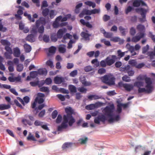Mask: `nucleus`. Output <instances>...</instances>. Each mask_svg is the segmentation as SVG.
<instances>
[{
  "mask_svg": "<svg viewBox=\"0 0 155 155\" xmlns=\"http://www.w3.org/2000/svg\"><path fill=\"white\" fill-rule=\"evenodd\" d=\"M146 85L145 88H141L143 86V83L142 81H136L134 83V86L137 87L138 89V92L139 93H145L149 94L153 91V87L152 85V82L150 78L146 77L144 79Z\"/></svg>",
  "mask_w": 155,
  "mask_h": 155,
  "instance_id": "obj_1",
  "label": "nucleus"
},
{
  "mask_svg": "<svg viewBox=\"0 0 155 155\" xmlns=\"http://www.w3.org/2000/svg\"><path fill=\"white\" fill-rule=\"evenodd\" d=\"M65 110L67 114L63 116V119L65 121H69V126L71 127L75 122V120L72 115L74 113V111L70 107L66 108Z\"/></svg>",
  "mask_w": 155,
  "mask_h": 155,
  "instance_id": "obj_2",
  "label": "nucleus"
},
{
  "mask_svg": "<svg viewBox=\"0 0 155 155\" xmlns=\"http://www.w3.org/2000/svg\"><path fill=\"white\" fill-rule=\"evenodd\" d=\"M101 79L103 83L109 86L114 85L115 84V78L111 74L105 75L101 77Z\"/></svg>",
  "mask_w": 155,
  "mask_h": 155,
  "instance_id": "obj_3",
  "label": "nucleus"
},
{
  "mask_svg": "<svg viewBox=\"0 0 155 155\" xmlns=\"http://www.w3.org/2000/svg\"><path fill=\"white\" fill-rule=\"evenodd\" d=\"M114 109V105L112 104L110 106H106L103 109L102 112L104 114V115L107 116L110 118L111 117H113Z\"/></svg>",
  "mask_w": 155,
  "mask_h": 155,
  "instance_id": "obj_4",
  "label": "nucleus"
},
{
  "mask_svg": "<svg viewBox=\"0 0 155 155\" xmlns=\"http://www.w3.org/2000/svg\"><path fill=\"white\" fill-rule=\"evenodd\" d=\"M117 59V58L115 55H112L108 56L105 59L107 66H110L114 64L116 60Z\"/></svg>",
  "mask_w": 155,
  "mask_h": 155,
  "instance_id": "obj_5",
  "label": "nucleus"
},
{
  "mask_svg": "<svg viewBox=\"0 0 155 155\" xmlns=\"http://www.w3.org/2000/svg\"><path fill=\"white\" fill-rule=\"evenodd\" d=\"M129 64L132 66L135 67L136 68L140 69L144 67L145 64L143 63L138 64L137 61L135 60H130L128 61Z\"/></svg>",
  "mask_w": 155,
  "mask_h": 155,
  "instance_id": "obj_6",
  "label": "nucleus"
},
{
  "mask_svg": "<svg viewBox=\"0 0 155 155\" xmlns=\"http://www.w3.org/2000/svg\"><path fill=\"white\" fill-rule=\"evenodd\" d=\"M107 120V119L105 116L102 114L95 117L94 119V121L95 124H99L100 121L104 123Z\"/></svg>",
  "mask_w": 155,
  "mask_h": 155,
  "instance_id": "obj_7",
  "label": "nucleus"
},
{
  "mask_svg": "<svg viewBox=\"0 0 155 155\" xmlns=\"http://www.w3.org/2000/svg\"><path fill=\"white\" fill-rule=\"evenodd\" d=\"M131 39V41L134 42H137L139 41L140 39L143 38L145 36V34L144 33H140Z\"/></svg>",
  "mask_w": 155,
  "mask_h": 155,
  "instance_id": "obj_8",
  "label": "nucleus"
},
{
  "mask_svg": "<svg viewBox=\"0 0 155 155\" xmlns=\"http://www.w3.org/2000/svg\"><path fill=\"white\" fill-rule=\"evenodd\" d=\"M45 96V95L44 94L40 93H38L37 97L35 99V102H37L39 104H41L44 101V100L43 98Z\"/></svg>",
  "mask_w": 155,
  "mask_h": 155,
  "instance_id": "obj_9",
  "label": "nucleus"
},
{
  "mask_svg": "<svg viewBox=\"0 0 155 155\" xmlns=\"http://www.w3.org/2000/svg\"><path fill=\"white\" fill-rule=\"evenodd\" d=\"M69 121H65L64 120H63V122L61 124L58 126L57 127V130L59 131H61L63 130L64 129H65L68 126V125L67 124V123H68V125H69Z\"/></svg>",
  "mask_w": 155,
  "mask_h": 155,
  "instance_id": "obj_10",
  "label": "nucleus"
},
{
  "mask_svg": "<svg viewBox=\"0 0 155 155\" xmlns=\"http://www.w3.org/2000/svg\"><path fill=\"white\" fill-rule=\"evenodd\" d=\"M67 30L65 28H63L59 29L57 31V36L58 38L61 39L63 36L64 34L67 32Z\"/></svg>",
  "mask_w": 155,
  "mask_h": 155,
  "instance_id": "obj_11",
  "label": "nucleus"
},
{
  "mask_svg": "<svg viewBox=\"0 0 155 155\" xmlns=\"http://www.w3.org/2000/svg\"><path fill=\"white\" fill-rule=\"evenodd\" d=\"M48 22V21H46V19L43 17H41L39 19L36 21L37 25H38L40 26L41 25V26H44Z\"/></svg>",
  "mask_w": 155,
  "mask_h": 155,
  "instance_id": "obj_12",
  "label": "nucleus"
},
{
  "mask_svg": "<svg viewBox=\"0 0 155 155\" xmlns=\"http://www.w3.org/2000/svg\"><path fill=\"white\" fill-rule=\"evenodd\" d=\"M17 98L24 106L25 105V103L27 104L29 102L30 100L29 97L27 96L23 98V100L19 97H17Z\"/></svg>",
  "mask_w": 155,
  "mask_h": 155,
  "instance_id": "obj_13",
  "label": "nucleus"
},
{
  "mask_svg": "<svg viewBox=\"0 0 155 155\" xmlns=\"http://www.w3.org/2000/svg\"><path fill=\"white\" fill-rule=\"evenodd\" d=\"M100 104V102L96 103L95 104H91L87 105L86 106V108L88 110H92L95 108L97 107Z\"/></svg>",
  "mask_w": 155,
  "mask_h": 155,
  "instance_id": "obj_14",
  "label": "nucleus"
},
{
  "mask_svg": "<svg viewBox=\"0 0 155 155\" xmlns=\"http://www.w3.org/2000/svg\"><path fill=\"white\" fill-rule=\"evenodd\" d=\"M80 80L82 84L85 86H89L91 84V82L87 81L86 79L84 76L81 77Z\"/></svg>",
  "mask_w": 155,
  "mask_h": 155,
  "instance_id": "obj_15",
  "label": "nucleus"
},
{
  "mask_svg": "<svg viewBox=\"0 0 155 155\" xmlns=\"http://www.w3.org/2000/svg\"><path fill=\"white\" fill-rule=\"evenodd\" d=\"M25 40L31 42H33L35 41V36L33 34L28 35L25 38Z\"/></svg>",
  "mask_w": 155,
  "mask_h": 155,
  "instance_id": "obj_16",
  "label": "nucleus"
},
{
  "mask_svg": "<svg viewBox=\"0 0 155 155\" xmlns=\"http://www.w3.org/2000/svg\"><path fill=\"white\" fill-rule=\"evenodd\" d=\"M136 28L140 33H144L145 31V28L144 26L141 24L138 25L137 26Z\"/></svg>",
  "mask_w": 155,
  "mask_h": 155,
  "instance_id": "obj_17",
  "label": "nucleus"
},
{
  "mask_svg": "<svg viewBox=\"0 0 155 155\" xmlns=\"http://www.w3.org/2000/svg\"><path fill=\"white\" fill-rule=\"evenodd\" d=\"M64 81V79L62 77H56L54 78V82L56 84H59Z\"/></svg>",
  "mask_w": 155,
  "mask_h": 155,
  "instance_id": "obj_18",
  "label": "nucleus"
},
{
  "mask_svg": "<svg viewBox=\"0 0 155 155\" xmlns=\"http://www.w3.org/2000/svg\"><path fill=\"white\" fill-rule=\"evenodd\" d=\"M84 14L87 15H90L92 14L91 10L85 9L83 11L79 14L80 17H82Z\"/></svg>",
  "mask_w": 155,
  "mask_h": 155,
  "instance_id": "obj_19",
  "label": "nucleus"
},
{
  "mask_svg": "<svg viewBox=\"0 0 155 155\" xmlns=\"http://www.w3.org/2000/svg\"><path fill=\"white\" fill-rule=\"evenodd\" d=\"M134 87V85L131 84H125L124 88L128 91H130Z\"/></svg>",
  "mask_w": 155,
  "mask_h": 155,
  "instance_id": "obj_20",
  "label": "nucleus"
},
{
  "mask_svg": "<svg viewBox=\"0 0 155 155\" xmlns=\"http://www.w3.org/2000/svg\"><path fill=\"white\" fill-rule=\"evenodd\" d=\"M21 52L19 49L18 47L14 48L13 49V54L15 57H19L20 54Z\"/></svg>",
  "mask_w": 155,
  "mask_h": 155,
  "instance_id": "obj_21",
  "label": "nucleus"
},
{
  "mask_svg": "<svg viewBox=\"0 0 155 155\" xmlns=\"http://www.w3.org/2000/svg\"><path fill=\"white\" fill-rule=\"evenodd\" d=\"M80 22L84 25H85L89 28H91L93 27L92 25L90 24L89 22H85L84 20L81 19L80 20Z\"/></svg>",
  "mask_w": 155,
  "mask_h": 155,
  "instance_id": "obj_22",
  "label": "nucleus"
},
{
  "mask_svg": "<svg viewBox=\"0 0 155 155\" xmlns=\"http://www.w3.org/2000/svg\"><path fill=\"white\" fill-rule=\"evenodd\" d=\"M131 68L129 65L124 66V67H121L120 68V71H124L125 73H127L129 70H130Z\"/></svg>",
  "mask_w": 155,
  "mask_h": 155,
  "instance_id": "obj_23",
  "label": "nucleus"
},
{
  "mask_svg": "<svg viewBox=\"0 0 155 155\" xmlns=\"http://www.w3.org/2000/svg\"><path fill=\"white\" fill-rule=\"evenodd\" d=\"M136 11L137 12H140L141 16L143 15L144 17L145 15H146L147 12L146 10L142 8L137 9Z\"/></svg>",
  "mask_w": 155,
  "mask_h": 155,
  "instance_id": "obj_24",
  "label": "nucleus"
},
{
  "mask_svg": "<svg viewBox=\"0 0 155 155\" xmlns=\"http://www.w3.org/2000/svg\"><path fill=\"white\" fill-rule=\"evenodd\" d=\"M40 26L38 25H37L36 23L35 24V25H34L32 27V29L31 31V32L32 34H36L38 31V28Z\"/></svg>",
  "mask_w": 155,
  "mask_h": 155,
  "instance_id": "obj_25",
  "label": "nucleus"
},
{
  "mask_svg": "<svg viewBox=\"0 0 155 155\" xmlns=\"http://www.w3.org/2000/svg\"><path fill=\"white\" fill-rule=\"evenodd\" d=\"M120 118V117L119 115H117L114 117V118L113 117H111L108 120V121L110 123H112L114 121H118Z\"/></svg>",
  "mask_w": 155,
  "mask_h": 155,
  "instance_id": "obj_26",
  "label": "nucleus"
},
{
  "mask_svg": "<svg viewBox=\"0 0 155 155\" xmlns=\"http://www.w3.org/2000/svg\"><path fill=\"white\" fill-rule=\"evenodd\" d=\"M63 25H63V23L60 24L59 22L55 20L54 22L52 24V26L54 28H57L59 26H62Z\"/></svg>",
  "mask_w": 155,
  "mask_h": 155,
  "instance_id": "obj_27",
  "label": "nucleus"
},
{
  "mask_svg": "<svg viewBox=\"0 0 155 155\" xmlns=\"http://www.w3.org/2000/svg\"><path fill=\"white\" fill-rule=\"evenodd\" d=\"M127 51H126L124 52H122L121 50H119L117 51V54L118 57L117 59H120L121 58L123 57L126 53H127Z\"/></svg>",
  "mask_w": 155,
  "mask_h": 155,
  "instance_id": "obj_28",
  "label": "nucleus"
},
{
  "mask_svg": "<svg viewBox=\"0 0 155 155\" xmlns=\"http://www.w3.org/2000/svg\"><path fill=\"white\" fill-rule=\"evenodd\" d=\"M24 47L25 51L26 53L29 52L31 50V47L28 44H24Z\"/></svg>",
  "mask_w": 155,
  "mask_h": 155,
  "instance_id": "obj_29",
  "label": "nucleus"
},
{
  "mask_svg": "<svg viewBox=\"0 0 155 155\" xmlns=\"http://www.w3.org/2000/svg\"><path fill=\"white\" fill-rule=\"evenodd\" d=\"M10 105H6L5 104H0V110H5L8 109L10 108Z\"/></svg>",
  "mask_w": 155,
  "mask_h": 155,
  "instance_id": "obj_30",
  "label": "nucleus"
},
{
  "mask_svg": "<svg viewBox=\"0 0 155 155\" xmlns=\"http://www.w3.org/2000/svg\"><path fill=\"white\" fill-rule=\"evenodd\" d=\"M65 45H60L58 48V50L59 52L62 53H64L66 51Z\"/></svg>",
  "mask_w": 155,
  "mask_h": 155,
  "instance_id": "obj_31",
  "label": "nucleus"
},
{
  "mask_svg": "<svg viewBox=\"0 0 155 155\" xmlns=\"http://www.w3.org/2000/svg\"><path fill=\"white\" fill-rule=\"evenodd\" d=\"M81 35L86 40L89 39V37L91 36L90 35L84 32H82L81 33Z\"/></svg>",
  "mask_w": 155,
  "mask_h": 155,
  "instance_id": "obj_32",
  "label": "nucleus"
},
{
  "mask_svg": "<svg viewBox=\"0 0 155 155\" xmlns=\"http://www.w3.org/2000/svg\"><path fill=\"white\" fill-rule=\"evenodd\" d=\"M69 89L71 92L76 93L77 92L76 87L73 85H70L69 86Z\"/></svg>",
  "mask_w": 155,
  "mask_h": 155,
  "instance_id": "obj_33",
  "label": "nucleus"
},
{
  "mask_svg": "<svg viewBox=\"0 0 155 155\" xmlns=\"http://www.w3.org/2000/svg\"><path fill=\"white\" fill-rule=\"evenodd\" d=\"M47 73L46 70L45 69H39L38 71V74L40 75H45L47 74Z\"/></svg>",
  "mask_w": 155,
  "mask_h": 155,
  "instance_id": "obj_34",
  "label": "nucleus"
},
{
  "mask_svg": "<svg viewBox=\"0 0 155 155\" xmlns=\"http://www.w3.org/2000/svg\"><path fill=\"white\" fill-rule=\"evenodd\" d=\"M91 63L94 64V68H97L99 65V63L96 59L92 60L91 61Z\"/></svg>",
  "mask_w": 155,
  "mask_h": 155,
  "instance_id": "obj_35",
  "label": "nucleus"
},
{
  "mask_svg": "<svg viewBox=\"0 0 155 155\" xmlns=\"http://www.w3.org/2000/svg\"><path fill=\"white\" fill-rule=\"evenodd\" d=\"M73 143H65L62 146V148L64 149L71 147Z\"/></svg>",
  "mask_w": 155,
  "mask_h": 155,
  "instance_id": "obj_36",
  "label": "nucleus"
},
{
  "mask_svg": "<svg viewBox=\"0 0 155 155\" xmlns=\"http://www.w3.org/2000/svg\"><path fill=\"white\" fill-rule=\"evenodd\" d=\"M56 50V48L54 46H51L49 49V53L48 54V56H50V53L54 54L55 53Z\"/></svg>",
  "mask_w": 155,
  "mask_h": 155,
  "instance_id": "obj_37",
  "label": "nucleus"
},
{
  "mask_svg": "<svg viewBox=\"0 0 155 155\" xmlns=\"http://www.w3.org/2000/svg\"><path fill=\"white\" fill-rule=\"evenodd\" d=\"M126 47L130 52L131 53H133V52H134L135 50L134 47L133 46H130L129 44H127Z\"/></svg>",
  "mask_w": 155,
  "mask_h": 155,
  "instance_id": "obj_38",
  "label": "nucleus"
},
{
  "mask_svg": "<svg viewBox=\"0 0 155 155\" xmlns=\"http://www.w3.org/2000/svg\"><path fill=\"white\" fill-rule=\"evenodd\" d=\"M85 4L89 6H92L93 8H94L96 6V5L95 3L93 2L90 1H87L85 2Z\"/></svg>",
  "mask_w": 155,
  "mask_h": 155,
  "instance_id": "obj_39",
  "label": "nucleus"
},
{
  "mask_svg": "<svg viewBox=\"0 0 155 155\" xmlns=\"http://www.w3.org/2000/svg\"><path fill=\"white\" fill-rule=\"evenodd\" d=\"M50 11L48 8L44 9L42 12V14L44 17H46L48 15Z\"/></svg>",
  "mask_w": 155,
  "mask_h": 155,
  "instance_id": "obj_40",
  "label": "nucleus"
},
{
  "mask_svg": "<svg viewBox=\"0 0 155 155\" xmlns=\"http://www.w3.org/2000/svg\"><path fill=\"white\" fill-rule=\"evenodd\" d=\"M22 122L25 125L28 124L29 125H31L32 124L31 122L29 120L24 119L22 120Z\"/></svg>",
  "mask_w": 155,
  "mask_h": 155,
  "instance_id": "obj_41",
  "label": "nucleus"
},
{
  "mask_svg": "<svg viewBox=\"0 0 155 155\" xmlns=\"http://www.w3.org/2000/svg\"><path fill=\"white\" fill-rule=\"evenodd\" d=\"M0 42L1 44L7 46L11 45L10 42L8 41L7 40H1Z\"/></svg>",
  "mask_w": 155,
  "mask_h": 155,
  "instance_id": "obj_42",
  "label": "nucleus"
},
{
  "mask_svg": "<svg viewBox=\"0 0 155 155\" xmlns=\"http://www.w3.org/2000/svg\"><path fill=\"white\" fill-rule=\"evenodd\" d=\"M27 139L29 140H33V141H36L37 140L35 139V137L32 135L31 133H30L27 137Z\"/></svg>",
  "mask_w": 155,
  "mask_h": 155,
  "instance_id": "obj_43",
  "label": "nucleus"
},
{
  "mask_svg": "<svg viewBox=\"0 0 155 155\" xmlns=\"http://www.w3.org/2000/svg\"><path fill=\"white\" fill-rule=\"evenodd\" d=\"M50 18L51 19L53 18L56 15L55 14L54 11L53 10H51L50 11L49 14Z\"/></svg>",
  "mask_w": 155,
  "mask_h": 155,
  "instance_id": "obj_44",
  "label": "nucleus"
},
{
  "mask_svg": "<svg viewBox=\"0 0 155 155\" xmlns=\"http://www.w3.org/2000/svg\"><path fill=\"white\" fill-rule=\"evenodd\" d=\"M11 87L10 85L6 84H2L0 83V88H5L7 89H10Z\"/></svg>",
  "mask_w": 155,
  "mask_h": 155,
  "instance_id": "obj_45",
  "label": "nucleus"
},
{
  "mask_svg": "<svg viewBox=\"0 0 155 155\" xmlns=\"http://www.w3.org/2000/svg\"><path fill=\"white\" fill-rule=\"evenodd\" d=\"M46 64L50 68H52L54 67L53 62L51 60H48L46 63Z\"/></svg>",
  "mask_w": 155,
  "mask_h": 155,
  "instance_id": "obj_46",
  "label": "nucleus"
},
{
  "mask_svg": "<svg viewBox=\"0 0 155 155\" xmlns=\"http://www.w3.org/2000/svg\"><path fill=\"white\" fill-rule=\"evenodd\" d=\"M88 140V138L85 137L84 138H80L78 140V141L80 142L81 144H85Z\"/></svg>",
  "mask_w": 155,
  "mask_h": 155,
  "instance_id": "obj_47",
  "label": "nucleus"
},
{
  "mask_svg": "<svg viewBox=\"0 0 155 155\" xmlns=\"http://www.w3.org/2000/svg\"><path fill=\"white\" fill-rule=\"evenodd\" d=\"M23 69V65L21 64H18L17 66V70L18 72L21 71Z\"/></svg>",
  "mask_w": 155,
  "mask_h": 155,
  "instance_id": "obj_48",
  "label": "nucleus"
},
{
  "mask_svg": "<svg viewBox=\"0 0 155 155\" xmlns=\"http://www.w3.org/2000/svg\"><path fill=\"white\" fill-rule=\"evenodd\" d=\"M50 38L51 40L53 42L56 41L58 39L57 36L55 34H52L51 35Z\"/></svg>",
  "mask_w": 155,
  "mask_h": 155,
  "instance_id": "obj_49",
  "label": "nucleus"
},
{
  "mask_svg": "<svg viewBox=\"0 0 155 155\" xmlns=\"http://www.w3.org/2000/svg\"><path fill=\"white\" fill-rule=\"evenodd\" d=\"M101 42L104 43V44L107 46H110L111 45L110 42L108 41H106L105 39H103L101 40Z\"/></svg>",
  "mask_w": 155,
  "mask_h": 155,
  "instance_id": "obj_50",
  "label": "nucleus"
},
{
  "mask_svg": "<svg viewBox=\"0 0 155 155\" xmlns=\"http://www.w3.org/2000/svg\"><path fill=\"white\" fill-rule=\"evenodd\" d=\"M43 40L46 43L48 42L49 40V36L48 35H44L43 38Z\"/></svg>",
  "mask_w": 155,
  "mask_h": 155,
  "instance_id": "obj_51",
  "label": "nucleus"
},
{
  "mask_svg": "<svg viewBox=\"0 0 155 155\" xmlns=\"http://www.w3.org/2000/svg\"><path fill=\"white\" fill-rule=\"evenodd\" d=\"M113 35V33L111 32H106L104 35L105 37L109 38H111Z\"/></svg>",
  "mask_w": 155,
  "mask_h": 155,
  "instance_id": "obj_52",
  "label": "nucleus"
},
{
  "mask_svg": "<svg viewBox=\"0 0 155 155\" xmlns=\"http://www.w3.org/2000/svg\"><path fill=\"white\" fill-rule=\"evenodd\" d=\"M94 69L92 67L90 66H87L85 67L84 68L85 71L86 72H88L92 71Z\"/></svg>",
  "mask_w": 155,
  "mask_h": 155,
  "instance_id": "obj_53",
  "label": "nucleus"
},
{
  "mask_svg": "<svg viewBox=\"0 0 155 155\" xmlns=\"http://www.w3.org/2000/svg\"><path fill=\"white\" fill-rule=\"evenodd\" d=\"M40 91L41 92H49V90L48 87H42L40 88Z\"/></svg>",
  "mask_w": 155,
  "mask_h": 155,
  "instance_id": "obj_54",
  "label": "nucleus"
},
{
  "mask_svg": "<svg viewBox=\"0 0 155 155\" xmlns=\"http://www.w3.org/2000/svg\"><path fill=\"white\" fill-rule=\"evenodd\" d=\"M149 46L148 45H147L146 46L143 47L142 48V53L143 54L146 53L149 50Z\"/></svg>",
  "mask_w": 155,
  "mask_h": 155,
  "instance_id": "obj_55",
  "label": "nucleus"
},
{
  "mask_svg": "<svg viewBox=\"0 0 155 155\" xmlns=\"http://www.w3.org/2000/svg\"><path fill=\"white\" fill-rule=\"evenodd\" d=\"M2 20L0 19V31H2L3 32H5L7 30V28L5 27H3L2 22Z\"/></svg>",
  "mask_w": 155,
  "mask_h": 155,
  "instance_id": "obj_56",
  "label": "nucleus"
},
{
  "mask_svg": "<svg viewBox=\"0 0 155 155\" xmlns=\"http://www.w3.org/2000/svg\"><path fill=\"white\" fill-rule=\"evenodd\" d=\"M141 4L140 1L136 0L133 3V5L135 7H137L140 6Z\"/></svg>",
  "mask_w": 155,
  "mask_h": 155,
  "instance_id": "obj_57",
  "label": "nucleus"
},
{
  "mask_svg": "<svg viewBox=\"0 0 155 155\" xmlns=\"http://www.w3.org/2000/svg\"><path fill=\"white\" fill-rule=\"evenodd\" d=\"M10 45L5 46V49L7 51V52H9L10 54L12 53V51L11 48L9 47Z\"/></svg>",
  "mask_w": 155,
  "mask_h": 155,
  "instance_id": "obj_58",
  "label": "nucleus"
},
{
  "mask_svg": "<svg viewBox=\"0 0 155 155\" xmlns=\"http://www.w3.org/2000/svg\"><path fill=\"white\" fill-rule=\"evenodd\" d=\"M24 15L25 16H27L29 20L33 22H34L35 20L33 18H32V19L31 20V17L30 15L28 14L26 12H25L24 13Z\"/></svg>",
  "mask_w": 155,
  "mask_h": 155,
  "instance_id": "obj_59",
  "label": "nucleus"
},
{
  "mask_svg": "<svg viewBox=\"0 0 155 155\" xmlns=\"http://www.w3.org/2000/svg\"><path fill=\"white\" fill-rule=\"evenodd\" d=\"M62 116L60 114L58 115L57 118L56 120V122L57 124H59L61 122L62 120Z\"/></svg>",
  "mask_w": 155,
  "mask_h": 155,
  "instance_id": "obj_60",
  "label": "nucleus"
},
{
  "mask_svg": "<svg viewBox=\"0 0 155 155\" xmlns=\"http://www.w3.org/2000/svg\"><path fill=\"white\" fill-rule=\"evenodd\" d=\"M78 74V71L74 70L72 71L70 74V76L71 77H74Z\"/></svg>",
  "mask_w": 155,
  "mask_h": 155,
  "instance_id": "obj_61",
  "label": "nucleus"
},
{
  "mask_svg": "<svg viewBox=\"0 0 155 155\" xmlns=\"http://www.w3.org/2000/svg\"><path fill=\"white\" fill-rule=\"evenodd\" d=\"M10 54L9 52H5V53L4 55L6 59H11L12 57L11 54Z\"/></svg>",
  "mask_w": 155,
  "mask_h": 155,
  "instance_id": "obj_62",
  "label": "nucleus"
},
{
  "mask_svg": "<svg viewBox=\"0 0 155 155\" xmlns=\"http://www.w3.org/2000/svg\"><path fill=\"white\" fill-rule=\"evenodd\" d=\"M44 28L43 26H40L38 28V31L40 33L42 34L44 32Z\"/></svg>",
  "mask_w": 155,
  "mask_h": 155,
  "instance_id": "obj_63",
  "label": "nucleus"
},
{
  "mask_svg": "<svg viewBox=\"0 0 155 155\" xmlns=\"http://www.w3.org/2000/svg\"><path fill=\"white\" fill-rule=\"evenodd\" d=\"M58 112L57 110H54V111L51 114V117L53 119H54L57 117L58 115Z\"/></svg>",
  "mask_w": 155,
  "mask_h": 155,
  "instance_id": "obj_64",
  "label": "nucleus"
}]
</instances>
